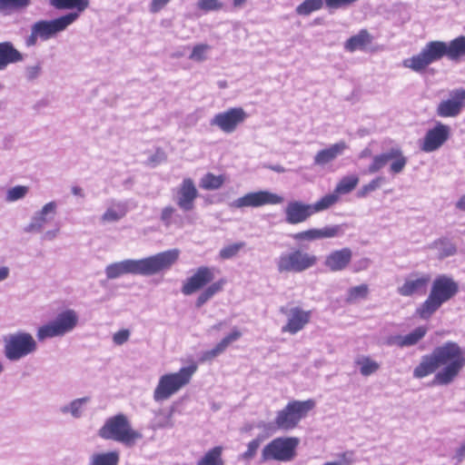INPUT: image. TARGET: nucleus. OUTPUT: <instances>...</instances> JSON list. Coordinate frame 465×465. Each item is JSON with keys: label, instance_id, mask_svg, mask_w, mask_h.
<instances>
[{"label": "nucleus", "instance_id": "23", "mask_svg": "<svg viewBox=\"0 0 465 465\" xmlns=\"http://www.w3.org/2000/svg\"><path fill=\"white\" fill-rule=\"evenodd\" d=\"M345 142L336 143L330 147L319 151L314 156V163L317 165H324L335 160L338 155L341 154L346 149Z\"/></svg>", "mask_w": 465, "mask_h": 465}, {"label": "nucleus", "instance_id": "53", "mask_svg": "<svg viewBox=\"0 0 465 465\" xmlns=\"http://www.w3.org/2000/svg\"><path fill=\"white\" fill-rule=\"evenodd\" d=\"M130 331L126 329H123L115 332L113 336V341L117 345H122L129 340Z\"/></svg>", "mask_w": 465, "mask_h": 465}, {"label": "nucleus", "instance_id": "51", "mask_svg": "<svg viewBox=\"0 0 465 465\" xmlns=\"http://www.w3.org/2000/svg\"><path fill=\"white\" fill-rule=\"evenodd\" d=\"M175 213V208L171 205L165 206L162 209L160 219L165 226L171 225L173 217Z\"/></svg>", "mask_w": 465, "mask_h": 465}, {"label": "nucleus", "instance_id": "34", "mask_svg": "<svg viewBox=\"0 0 465 465\" xmlns=\"http://www.w3.org/2000/svg\"><path fill=\"white\" fill-rule=\"evenodd\" d=\"M340 200V196L337 194L335 191L331 193H328L322 196L320 200H318L315 203L312 204L314 213H320L324 210H327L336 204Z\"/></svg>", "mask_w": 465, "mask_h": 465}, {"label": "nucleus", "instance_id": "17", "mask_svg": "<svg viewBox=\"0 0 465 465\" xmlns=\"http://www.w3.org/2000/svg\"><path fill=\"white\" fill-rule=\"evenodd\" d=\"M199 193L192 178H184L176 189V204L183 212L194 209Z\"/></svg>", "mask_w": 465, "mask_h": 465}, {"label": "nucleus", "instance_id": "10", "mask_svg": "<svg viewBox=\"0 0 465 465\" xmlns=\"http://www.w3.org/2000/svg\"><path fill=\"white\" fill-rule=\"evenodd\" d=\"M317 262L316 255L295 248L289 252L282 253L277 259L276 267L279 273H299L314 267Z\"/></svg>", "mask_w": 465, "mask_h": 465}, {"label": "nucleus", "instance_id": "14", "mask_svg": "<svg viewBox=\"0 0 465 465\" xmlns=\"http://www.w3.org/2000/svg\"><path fill=\"white\" fill-rule=\"evenodd\" d=\"M283 202V197L269 191H258L248 193L234 200L231 206L233 208L252 207L257 208L263 205H276Z\"/></svg>", "mask_w": 465, "mask_h": 465}, {"label": "nucleus", "instance_id": "47", "mask_svg": "<svg viewBox=\"0 0 465 465\" xmlns=\"http://www.w3.org/2000/svg\"><path fill=\"white\" fill-rule=\"evenodd\" d=\"M55 211L56 203L54 202H50L46 203L40 211L38 216L35 218L37 221V225L42 226L44 223H45L47 222L46 215L48 213L54 214Z\"/></svg>", "mask_w": 465, "mask_h": 465}, {"label": "nucleus", "instance_id": "2", "mask_svg": "<svg viewBox=\"0 0 465 465\" xmlns=\"http://www.w3.org/2000/svg\"><path fill=\"white\" fill-rule=\"evenodd\" d=\"M177 249L167 250L139 260H124L105 268L108 279H116L124 274L150 276L169 270L179 259Z\"/></svg>", "mask_w": 465, "mask_h": 465}, {"label": "nucleus", "instance_id": "26", "mask_svg": "<svg viewBox=\"0 0 465 465\" xmlns=\"http://www.w3.org/2000/svg\"><path fill=\"white\" fill-rule=\"evenodd\" d=\"M373 37L366 29H361L357 35L351 36L344 44L347 51L352 53L363 50L371 44Z\"/></svg>", "mask_w": 465, "mask_h": 465}, {"label": "nucleus", "instance_id": "1", "mask_svg": "<svg viewBox=\"0 0 465 465\" xmlns=\"http://www.w3.org/2000/svg\"><path fill=\"white\" fill-rule=\"evenodd\" d=\"M433 383L448 385L451 383L465 367V351L454 341H447L434 348L430 354L424 355L413 371L416 379L425 378L434 373Z\"/></svg>", "mask_w": 465, "mask_h": 465}, {"label": "nucleus", "instance_id": "61", "mask_svg": "<svg viewBox=\"0 0 465 465\" xmlns=\"http://www.w3.org/2000/svg\"><path fill=\"white\" fill-rule=\"evenodd\" d=\"M72 193L74 195L83 196L82 189L80 187H78V186L72 187Z\"/></svg>", "mask_w": 465, "mask_h": 465}, {"label": "nucleus", "instance_id": "33", "mask_svg": "<svg viewBox=\"0 0 465 465\" xmlns=\"http://www.w3.org/2000/svg\"><path fill=\"white\" fill-rule=\"evenodd\" d=\"M359 183V177L357 175H347L342 177L337 183L334 191L340 196L347 194L353 191Z\"/></svg>", "mask_w": 465, "mask_h": 465}, {"label": "nucleus", "instance_id": "15", "mask_svg": "<svg viewBox=\"0 0 465 465\" xmlns=\"http://www.w3.org/2000/svg\"><path fill=\"white\" fill-rule=\"evenodd\" d=\"M280 312L287 318L286 323L282 327V332L292 335L302 331L312 319V311L303 310L300 306H294L290 309L281 307Z\"/></svg>", "mask_w": 465, "mask_h": 465}, {"label": "nucleus", "instance_id": "24", "mask_svg": "<svg viewBox=\"0 0 465 465\" xmlns=\"http://www.w3.org/2000/svg\"><path fill=\"white\" fill-rule=\"evenodd\" d=\"M242 337V332L234 329L225 337H223L212 350L207 351L203 355V361H211L223 352L226 348L232 342Z\"/></svg>", "mask_w": 465, "mask_h": 465}, {"label": "nucleus", "instance_id": "60", "mask_svg": "<svg viewBox=\"0 0 465 465\" xmlns=\"http://www.w3.org/2000/svg\"><path fill=\"white\" fill-rule=\"evenodd\" d=\"M457 456L460 460L465 458V442L458 449Z\"/></svg>", "mask_w": 465, "mask_h": 465}, {"label": "nucleus", "instance_id": "6", "mask_svg": "<svg viewBox=\"0 0 465 465\" xmlns=\"http://www.w3.org/2000/svg\"><path fill=\"white\" fill-rule=\"evenodd\" d=\"M98 435L107 440H114L127 447L134 446L143 438V434L134 430L126 415L118 413L108 418L99 429Z\"/></svg>", "mask_w": 465, "mask_h": 465}, {"label": "nucleus", "instance_id": "63", "mask_svg": "<svg viewBox=\"0 0 465 465\" xmlns=\"http://www.w3.org/2000/svg\"><path fill=\"white\" fill-rule=\"evenodd\" d=\"M371 152L370 150H364L361 154V157H365V156H368L370 155Z\"/></svg>", "mask_w": 465, "mask_h": 465}, {"label": "nucleus", "instance_id": "39", "mask_svg": "<svg viewBox=\"0 0 465 465\" xmlns=\"http://www.w3.org/2000/svg\"><path fill=\"white\" fill-rule=\"evenodd\" d=\"M356 364L361 366L360 371L363 376H370L380 369V364L370 357L358 359Z\"/></svg>", "mask_w": 465, "mask_h": 465}, {"label": "nucleus", "instance_id": "12", "mask_svg": "<svg viewBox=\"0 0 465 465\" xmlns=\"http://www.w3.org/2000/svg\"><path fill=\"white\" fill-rule=\"evenodd\" d=\"M5 355L10 361H17L36 350V342L28 332H17L5 337Z\"/></svg>", "mask_w": 465, "mask_h": 465}, {"label": "nucleus", "instance_id": "27", "mask_svg": "<svg viewBox=\"0 0 465 465\" xmlns=\"http://www.w3.org/2000/svg\"><path fill=\"white\" fill-rule=\"evenodd\" d=\"M390 164V172L393 174L401 173L406 164L407 157L404 156L402 151L399 147H392L388 151V163Z\"/></svg>", "mask_w": 465, "mask_h": 465}, {"label": "nucleus", "instance_id": "25", "mask_svg": "<svg viewBox=\"0 0 465 465\" xmlns=\"http://www.w3.org/2000/svg\"><path fill=\"white\" fill-rule=\"evenodd\" d=\"M23 54L10 42L0 43V70L8 64L21 62Z\"/></svg>", "mask_w": 465, "mask_h": 465}, {"label": "nucleus", "instance_id": "40", "mask_svg": "<svg viewBox=\"0 0 465 465\" xmlns=\"http://www.w3.org/2000/svg\"><path fill=\"white\" fill-rule=\"evenodd\" d=\"M433 244L439 248L440 258L454 255L457 252L456 246L445 238L435 241Z\"/></svg>", "mask_w": 465, "mask_h": 465}, {"label": "nucleus", "instance_id": "16", "mask_svg": "<svg viewBox=\"0 0 465 465\" xmlns=\"http://www.w3.org/2000/svg\"><path fill=\"white\" fill-rule=\"evenodd\" d=\"M248 114L242 107H232L219 113L212 119L211 124L217 126L223 133H233L237 127L245 122Z\"/></svg>", "mask_w": 465, "mask_h": 465}, {"label": "nucleus", "instance_id": "50", "mask_svg": "<svg viewBox=\"0 0 465 465\" xmlns=\"http://www.w3.org/2000/svg\"><path fill=\"white\" fill-rule=\"evenodd\" d=\"M27 191L28 189L26 186H15L8 191L7 200L13 202L21 199L26 194Z\"/></svg>", "mask_w": 465, "mask_h": 465}, {"label": "nucleus", "instance_id": "38", "mask_svg": "<svg viewBox=\"0 0 465 465\" xmlns=\"http://www.w3.org/2000/svg\"><path fill=\"white\" fill-rule=\"evenodd\" d=\"M31 0H0V13L9 15L13 10L28 6Z\"/></svg>", "mask_w": 465, "mask_h": 465}, {"label": "nucleus", "instance_id": "30", "mask_svg": "<svg viewBox=\"0 0 465 465\" xmlns=\"http://www.w3.org/2000/svg\"><path fill=\"white\" fill-rule=\"evenodd\" d=\"M225 182V174L216 175L213 173H207L201 178L200 187L205 191H215L221 189Z\"/></svg>", "mask_w": 465, "mask_h": 465}, {"label": "nucleus", "instance_id": "7", "mask_svg": "<svg viewBox=\"0 0 465 465\" xmlns=\"http://www.w3.org/2000/svg\"><path fill=\"white\" fill-rule=\"evenodd\" d=\"M315 406L316 401L313 399L290 401L277 411L272 422L273 427L280 430H292L298 427L301 420L306 418Z\"/></svg>", "mask_w": 465, "mask_h": 465}, {"label": "nucleus", "instance_id": "21", "mask_svg": "<svg viewBox=\"0 0 465 465\" xmlns=\"http://www.w3.org/2000/svg\"><path fill=\"white\" fill-rule=\"evenodd\" d=\"M352 260V251L348 248H341L331 251L324 259V266L332 272H341L348 268Z\"/></svg>", "mask_w": 465, "mask_h": 465}, {"label": "nucleus", "instance_id": "31", "mask_svg": "<svg viewBox=\"0 0 465 465\" xmlns=\"http://www.w3.org/2000/svg\"><path fill=\"white\" fill-rule=\"evenodd\" d=\"M52 6L56 9H76V14L84 12L89 5V0H49Z\"/></svg>", "mask_w": 465, "mask_h": 465}, {"label": "nucleus", "instance_id": "19", "mask_svg": "<svg viewBox=\"0 0 465 465\" xmlns=\"http://www.w3.org/2000/svg\"><path fill=\"white\" fill-rule=\"evenodd\" d=\"M430 282V274L411 273L408 278L405 279L402 285L398 287L397 292L403 297L423 294L426 292Z\"/></svg>", "mask_w": 465, "mask_h": 465}, {"label": "nucleus", "instance_id": "13", "mask_svg": "<svg viewBox=\"0 0 465 465\" xmlns=\"http://www.w3.org/2000/svg\"><path fill=\"white\" fill-rule=\"evenodd\" d=\"M76 323V313L72 310L65 311L60 313L54 322L40 327L37 331V338L43 341L47 338L64 335L73 330Z\"/></svg>", "mask_w": 465, "mask_h": 465}, {"label": "nucleus", "instance_id": "55", "mask_svg": "<svg viewBox=\"0 0 465 465\" xmlns=\"http://www.w3.org/2000/svg\"><path fill=\"white\" fill-rule=\"evenodd\" d=\"M171 0H152L149 5V10L153 14L159 13L163 9Z\"/></svg>", "mask_w": 465, "mask_h": 465}, {"label": "nucleus", "instance_id": "59", "mask_svg": "<svg viewBox=\"0 0 465 465\" xmlns=\"http://www.w3.org/2000/svg\"><path fill=\"white\" fill-rule=\"evenodd\" d=\"M456 207L460 210L465 211V194L457 202Z\"/></svg>", "mask_w": 465, "mask_h": 465}, {"label": "nucleus", "instance_id": "42", "mask_svg": "<svg viewBox=\"0 0 465 465\" xmlns=\"http://www.w3.org/2000/svg\"><path fill=\"white\" fill-rule=\"evenodd\" d=\"M296 242L315 241L322 239L320 229L312 228L306 231L299 232L292 235Z\"/></svg>", "mask_w": 465, "mask_h": 465}, {"label": "nucleus", "instance_id": "58", "mask_svg": "<svg viewBox=\"0 0 465 465\" xmlns=\"http://www.w3.org/2000/svg\"><path fill=\"white\" fill-rule=\"evenodd\" d=\"M9 270L7 267L0 268V281H3L8 277Z\"/></svg>", "mask_w": 465, "mask_h": 465}, {"label": "nucleus", "instance_id": "35", "mask_svg": "<svg viewBox=\"0 0 465 465\" xmlns=\"http://www.w3.org/2000/svg\"><path fill=\"white\" fill-rule=\"evenodd\" d=\"M126 207L124 204L118 203L109 207L102 216L103 222H116L122 219L126 214Z\"/></svg>", "mask_w": 465, "mask_h": 465}, {"label": "nucleus", "instance_id": "49", "mask_svg": "<svg viewBox=\"0 0 465 465\" xmlns=\"http://www.w3.org/2000/svg\"><path fill=\"white\" fill-rule=\"evenodd\" d=\"M322 239L334 238L341 234L342 230L341 225H330L320 228Z\"/></svg>", "mask_w": 465, "mask_h": 465}, {"label": "nucleus", "instance_id": "11", "mask_svg": "<svg viewBox=\"0 0 465 465\" xmlns=\"http://www.w3.org/2000/svg\"><path fill=\"white\" fill-rule=\"evenodd\" d=\"M299 439L278 437L271 440L262 450V460L291 461L296 457Z\"/></svg>", "mask_w": 465, "mask_h": 465}, {"label": "nucleus", "instance_id": "36", "mask_svg": "<svg viewBox=\"0 0 465 465\" xmlns=\"http://www.w3.org/2000/svg\"><path fill=\"white\" fill-rule=\"evenodd\" d=\"M369 294V286L365 283L351 287L348 290L346 302H356L359 300L366 299Z\"/></svg>", "mask_w": 465, "mask_h": 465}, {"label": "nucleus", "instance_id": "64", "mask_svg": "<svg viewBox=\"0 0 465 465\" xmlns=\"http://www.w3.org/2000/svg\"><path fill=\"white\" fill-rule=\"evenodd\" d=\"M322 465H339V464H337L336 461H328V462L323 463Z\"/></svg>", "mask_w": 465, "mask_h": 465}, {"label": "nucleus", "instance_id": "57", "mask_svg": "<svg viewBox=\"0 0 465 465\" xmlns=\"http://www.w3.org/2000/svg\"><path fill=\"white\" fill-rule=\"evenodd\" d=\"M40 70H41V68L38 65L29 67L28 68V76H29V78H31V79L35 78L39 74Z\"/></svg>", "mask_w": 465, "mask_h": 465}, {"label": "nucleus", "instance_id": "62", "mask_svg": "<svg viewBox=\"0 0 465 465\" xmlns=\"http://www.w3.org/2000/svg\"><path fill=\"white\" fill-rule=\"evenodd\" d=\"M247 0H232V5L234 7H241L246 3Z\"/></svg>", "mask_w": 465, "mask_h": 465}, {"label": "nucleus", "instance_id": "28", "mask_svg": "<svg viewBox=\"0 0 465 465\" xmlns=\"http://www.w3.org/2000/svg\"><path fill=\"white\" fill-rule=\"evenodd\" d=\"M223 453V446H214L197 460L196 465H225Z\"/></svg>", "mask_w": 465, "mask_h": 465}, {"label": "nucleus", "instance_id": "18", "mask_svg": "<svg viewBox=\"0 0 465 465\" xmlns=\"http://www.w3.org/2000/svg\"><path fill=\"white\" fill-rule=\"evenodd\" d=\"M450 95V99L441 101L437 107V114L440 117H455L465 107V89H455Z\"/></svg>", "mask_w": 465, "mask_h": 465}, {"label": "nucleus", "instance_id": "5", "mask_svg": "<svg viewBox=\"0 0 465 465\" xmlns=\"http://www.w3.org/2000/svg\"><path fill=\"white\" fill-rule=\"evenodd\" d=\"M459 292V284L447 275H439L432 282L426 300L415 310V315L429 320L443 303L451 300Z\"/></svg>", "mask_w": 465, "mask_h": 465}, {"label": "nucleus", "instance_id": "20", "mask_svg": "<svg viewBox=\"0 0 465 465\" xmlns=\"http://www.w3.org/2000/svg\"><path fill=\"white\" fill-rule=\"evenodd\" d=\"M450 127L438 123L432 129H430L421 143L422 151L430 153L439 149L450 136Z\"/></svg>", "mask_w": 465, "mask_h": 465}, {"label": "nucleus", "instance_id": "29", "mask_svg": "<svg viewBox=\"0 0 465 465\" xmlns=\"http://www.w3.org/2000/svg\"><path fill=\"white\" fill-rule=\"evenodd\" d=\"M427 331V327L419 326L406 335L397 336L395 338L396 344L400 347H409L415 345L426 335Z\"/></svg>", "mask_w": 465, "mask_h": 465}, {"label": "nucleus", "instance_id": "54", "mask_svg": "<svg viewBox=\"0 0 465 465\" xmlns=\"http://www.w3.org/2000/svg\"><path fill=\"white\" fill-rule=\"evenodd\" d=\"M327 7L329 8H340L343 6H348L358 0H324Z\"/></svg>", "mask_w": 465, "mask_h": 465}, {"label": "nucleus", "instance_id": "46", "mask_svg": "<svg viewBox=\"0 0 465 465\" xmlns=\"http://www.w3.org/2000/svg\"><path fill=\"white\" fill-rule=\"evenodd\" d=\"M262 440L260 438L253 439L247 445V450L242 454V459L250 460L253 459L261 446Z\"/></svg>", "mask_w": 465, "mask_h": 465}, {"label": "nucleus", "instance_id": "45", "mask_svg": "<svg viewBox=\"0 0 465 465\" xmlns=\"http://www.w3.org/2000/svg\"><path fill=\"white\" fill-rule=\"evenodd\" d=\"M388 163V152L375 155L372 163L369 165L368 172L375 173Z\"/></svg>", "mask_w": 465, "mask_h": 465}, {"label": "nucleus", "instance_id": "41", "mask_svg": "<svg viewBox=\"0 0 465 465\" xmlns=\"http://www.w3.org/2000/svg\"><path fill=\"white\" fill-rule=\"evenodd\" d=\"M245 246V242H239L224 246L219 252V256L222 260H228L235 257L239 252Z\"/></svg>", "mask_w": 465, "mask_h": 465}, {"label": "nucleus", "instance_id": "43", "mask_svg": "<svg viewBox=\"0 0 465 465\" xmlns=\"http://www.w3.org/2000/svg\"><path fill=\"white\" fill-rule=\"evenodd\" d=\"M384 182V178L381 176H378L371 180L369 183L364 184L358 192V196L363 198L367 196L370 193L374 192L379 189L381 183Z\"/></svg>", "mask_w": 465, "mask_h": 465}, {"label": "nucleus", "instance_id": "32", "mask_svg": "<svg viewBox=\"0 0 465 465\" xmlns=\"http://www.w3.org/2000/svg\"><path fill=\"white\" fill-rule=\"evenodd\" d=\"M120 460L118 451L95 453L92 456L89 465H118Z\"/></svg>", "mask_w": 465, "mask_h": 465}, {"label": "nucleus", "instance_id": "3", "mask_svg": "<svg viewBox=\"0 0 465 465\" xmlns=\"http://www.w3.org/2000/svg\"><path fill=\"white\" fill-rule=\"evenodd\" d=\"M465 55V36L461 35L449 44L442 41L429 42L419 53L403 60L402 64L414 72H421L430 64L447 56L451 61H458Z\"/></svg>", "mask_w": 465, "mask_h": 465}, {"label": "nucleus", "instance_id": "9", "mask_svg": "<svg viewBox=\"0 0 465 465\" xmlns=\"http://www.w3.org/2000/svg\"><path fill=\"white\" fill-rule=\"evenodd\" d=\"M78 18V14L68 13L54 20H41L35 23L31 28L30 35L25 39L27 46H34L37 43V38L48 40L59 32L66 29Z\"/></svg>", "mask_w": 465, "mask_h": 465}, {"label": "nucleus", "instance_id": "44", "mask_svg": "<svg viewBox=\"0 0 465 465\" xmlns=\"http://www.w3.org/2000/svg\"><path fill=\"white\" fill-rule=\"evenodd\" d=\"M211 49V46L206 44H199L193 46L189 58L193 61L202 62L206 59V53Z\"/></svg>", "mask_w": 465, "mask_h": 465}, {"label": "nucleus", "instance_id": "48", "mask_svg": "<svg viewBox=\"0 0 465 465\" xmlns=\"http://www.w3.org/2000/svg\"><path fill=\"white\" fill-rule=\"evenodd\" d=\"M223 3L220 0H198L197 6L204 12L218 11L223 8Z\"/></svg>", "mask_w": 465, "mask_h": 465}, {"label": "nucleus", "instance_id": "8", "mask_svg": "<svg viewBox=\"0 0 465 465\" xmlns=\"http://www.w3.org/2000/svg\"><path fill=\"white\" fill-rule=\"evenodd\" d=\"M196 371L197 365L192 363L187 367L181 368L177 372L166 373L161 376L153 391L154 401H163L168 400L171 396L190 383Z\"/></svg>", "mask_w": 465, "mask_h": 465}, {"label": "nucleus", "instance_id": "37", "mask_svg": "<svg viewBox=\"0 0 465 465\" xmlns=\"http://www.w3.org/2000/svg\"><path fill=\"white\" fill-rule=\"evenodd\" d=\"M323 5L322 0H304L300 4L295 11L299 15H309L312 12L320 10Z\"/></svg>", "mask_w": 465, "mask_h": 465}, {"label": "nucleus", "instance_id": "22", "mask_svg": "<svg viewBox=\"0 0 465 465\" xmlns=\"http://www.w3.org/2000/svg\"><path fill=\"white\" fill-rule=\"evenodd\" d=\"M314 213L312 204L299 201L290 202L285 209L286 222L290 224L303 223Z\"/></svg>", "mask_w": 465, "mask_h": 465}, {"label": "nucleus", "instance_id": "4", "mask_svg": "<svg viewBox=\"0 0 465 465\" xmlns=\"http://www.w3.org/2000/svg\"><path fill=\"white\" fill-rule=\"evenodd\" d=\"M214 279V269L209 266H200L188 277L182 285V292L184 295H191L203 290L195 301V306L201 308L217 293L223 291L226 279L221 278L216 282Z\"/></svg>", "mask_w": 465, "mask_h": 465}, {"label": "nucleus", "instance_id": "52", "mask_svg": "<svg viewBox=\"0 0 465 465\" xmlns=\"http://www.w3.org/2000/svg\"><path fill=\"white\" fill-rule=\"evenodd\" d=\"M87 401L86 398L77 399L71 402L69 407H65L63 411H70L74 417H79L83 404Z\"/></svg>", "mask_w": 465, "mask_h": 465}, {"label": "nucleus", "instance_id": "56", "mask_svg": "<svg viewBox=\"0 0 465 465\" xmlns=\"http://www.w3.org/2000/svg\"><path fill=\"white\" fill-rule=\"evenodd\" d=\"M340 461H336L339 465H351L353 461V452L345 451L340 455Z\"/></svg>", "mask_w": 465, "mask_h": 465}]
</instances>
